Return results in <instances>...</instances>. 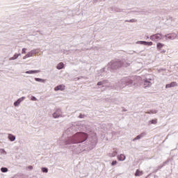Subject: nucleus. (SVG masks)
I'll return each mask as SVG.
<instances>
[{"mask_svg": "<svg viewBox=\"0 0 178 178\" xmlns=\"http://www.w3.org/2000/svg\"><path fill=\"white\" fill-rule=\"evenodd\" d=\"M88 135L86 133L79 132L76 133L72 138V144H78L79 143H83L88 138Z\"/></svg>", "mask_w": 178, "mask_h": 178, "instance_id": "obj_1", "label": "nucleus"}, {"mask_svg": "<svg viewBox=\"0 0 178 178\" xmlns=\"http://www.w3.org/2000/svg\"><path fill=\"white\" fill-rule=\"evenodd\" d=\"M150 40L152 41H159L162 40V35L160 33H156L150 36Z\"/></svg>", "mask_w": 178, "mask_h": 178, "instance_id": "obj_2", "label": "nucleus"}, {"mask_svg": "<svg viewBox=\"0 0 178 178\" xmlns=\"http://www.w3.org/2000/svg\"><path fill=\"white\" fill-rule=\"evenodd\" d=\"M178 84L176 81H172L165 86V88H172V87H177Z\"/></svg>", "mask_w": 178, "mask_h": 178, "instance_id": "obj_3", "label": "nucleus"}, {"mask_svg": "<svg viewBox=\"0 0 178 178\" xmlns=\"http://www.w3.org/2000/svg\"><path fill=\"white\" fill-rule=\"evenodd\" d=\"M143 83L145 88H147V87H151V86H152V83L151 81H148V79H144Z\"/></svg>", "mask_w": 178, "mask_h": 178, "instance_id": "obj_4", "label": "nucleus"}, {"mask_svg": "<svg viewBox=\"0 0 178 178\" xmlns=\"http://www.w3.org/2000/svg\"><path fill=\"white\" fill-rule=\"evenodd\" d=\"M55 91H63L65 90V86L59 85L54 88Z\"/></svg>", "mask_w": 178, "mask_h": 178, "instance_id": "obj_5", "label": "nucleus"}, {"mask_svg": "<svg viewBox=\"0 0 178 178\" xmlns=\"http://www.w3.org/2000/svg\"><path fill=\"white\" fill-rule=\"evenodd\" d=\"M163 47H165V44L163 43L159 42L156 44V48L158 51H162V48H163Z\"/></svg>", "mask_w": 178, "mask_h": 178, "instance_id": "obj_6", "label": "nucleus"}, {"mask_svg": "<svg viewBox=\"0 0 178 178\" xmlns=\"http://www.w3.org/2000/svg\"><path fill=\"white\" fill-rule=\"evenodd\" d=\"M24 99V97H21L18 99L17 101L14 103V105L15 106H19V105L20 104V102H22Z\"/></svg>", "mask_w": 178, "mask_h": 178, "instance_id": "obj_7", "label": "nucleus"}, {"mask_svg": "<svg viewBox=\"0 0 178 178\" xmlns=\"http://www.w3.org/2000/svg\"><path fill=\"white\" fill-rule=\"evenodd\" d=\"M35 73H40V71H38V70H29V71L26 72V74H34Z\"/></svg>", "mask_w": 178, "mask_h": 178, "instance_id": "obj_8", "label": "nucleus"}, {"mask_svg": "<svg viewBox=\"0 0 178 178\" xmlns=\"http://www.w3.org/2000/svg\"><path fill=\"white\" fill-rule=\"evenodd\" d=\"M140 44H143V45H148L149 47L153 44L152 42L140 41Z\"/></svg>", "mask_w": 178, "mask_h": 178, "instance_id": "obj_9", "label": "nucleus"}, {"mask_svg": "<svg viewBox=\"0 0 178 178\" xmlns=\"http://www.w3.org/2000/svg\"><path fill=\"white\" fill-rule=\"evenodd\" d=\"M118 161H124L126 159V156L124 154H120L118 156Z\"/></svg>", "mask_w": 178, "mask_h": 178, "instance_id": "obj_10", "label": "nucleus"}, {"mask_svg": "<svg viewBox=\"0 0 178 178\" xmlns=\"http://www.w3.org/2000/svg\"><path fill=\"white\" fill-rule=\"evenodd\" d=\"M144 172H143V171H140V170H136V173H135V176L136 177H138V176H143Z\"/></svg>", "mask_w": 178, "mask_h": 178, "instance_id": "obj_11", "label": "nucleus"}, {"mask_svg": "<svg viewBox=\"0 0 178 178\" xmlns=\"http://www.w3.org/2000/svg\"><path fill=\"white\" fill-rule=\"evenodd\" d=\"M63 67H65V64H63V63H60L57 65V69L58 70H60V69H63Z\"/></svg>", "mask_w": 178, "mask_h": 178, "instance_id": "obj_12", "label": "nucleus"}, {"mask_svg": "<svg viewBox=\"0 0 178 178\" xmlns=\"http://www.w3.org/2000/svg\"><path fill=\"white\" fill-rule=\"evenodd\" d=\"M8 138L10 141H15V140H16V137L12 134L8 135Z\"/></svg>", "mask_w": 178, "mask_h": 178, "instance_id": "obj_13", "label": "nucleus"}, {"mask_svg": "<svg viewBox=\"0 0 178 178\" xmlns=\"http://www.w3.org/2000/svg\"><path fill=\"white\" fill-rule=\"evenodd\" d=\"M20 56V54H15L13 57L10 58V60H15V59H17Z\"/></svg>", "mask_w": 178, "mask_h": 178, "instance_id": "obj_14", "label": "nucleus"}, {"mask_svg": "<svg viewBox=\"0 0 178 178\" xmlns=\"http://www.w3.org/2000/svg\"><path fill=\"white\" fill-rule=\"evenodd\" d=\"M118 155V152L116 150H115L114 152H113V153L109 155V156H111V158H113L115 156H116Z\"/></svg>", "mask_w": 178, "mask_h": 178, "instance_id": "obj_15", "label": "nucleus"}, {"mask_svg": "<svg viewBox=\"0 0 178 178\" xmlns=\"http://www.w3.org/2000/svg\"><path fill=\"white\" fill-rule=\"evenodd\" d=\"M150 123H151V124H156V123H158V121H157L156 119L152 120L150 121Z\"/></svg>", "mask_w": 178, "mask_h": 178, "instance_id": "obj_16", "label": "nucleus"}, {"mask_svg": "<svg viewBox=\"0 0 178 178\" xmlns=\"http://www.w3.org/2000/svg\"><path fill=\"white\" fill-rule=\"evenodd\" d=\"M143 136H144V134H141L140 135L137 136L135 138V140H140V138H143Z\"/></svg>", "mask_w": 178, "mask_h": 178, "instance_id": "obj_17", "label": "nucleus"}, {"mask_svg": "<svg viewBox=\"0 0 178 178\" xmlns=\"http://www.w3.org/2000/svg\"><path fill=\"white\" fill-rule=\"evenodd\" d=\"M1 171L3 172V173H6V172H8V169L6 168H1Z\"/></svg>", "mask_w": 178, "mask_h": 178, "instance_id": "obj_18", "label": "nucleus"}, {"mask_svg": "<svg viewBox=\"0 0 178 178\" xmlns=\"http://www.w3.org/2000/svg\"><path fill=\"white\" fill-rule=\"evenodd\" d=\"M42 172H43V173H48V168H42Z\"/></svg>", "mask_w": 178, "mask_h": 178, "instance_id": "obj_19", "label": "nucleus"}, {"mask_svg": "<svg viewBox=\"0 0 178 178\" xmlns=\"http://www.w3.org/2000/svg\"><path fill=\"white\" fill-rule=\"evenodd\" d=\"M30 56H33V53H28V54L25 56V58H30Z\"/></svg>", "mask_w": 178, "mask_h": 178, "instance_id": "obj_20", "label": "nucleus"}, {"mask_svg": "<svg viewBox=\"0 0 178 178\" xmlns=\"http://www.w3.org/2000/svg\"><path fill=\"white\" fill-rule=\"evenodd\" d=\"M116 163H118V161H113V162L111 163V165H112V166H115V165H116Z\"/></svg>", "mask_w": 178, "mask_h": 178, "instance_id": "obj_21", "label": "nucleus"}, {"mask_svg": "<svg viewBox=\"0 0 178 178\" xmlns=\"http://www.w3.org/2000/svg\"><path fill=\"white\" fill-rule=\"evenodd\" d=\"M53 117L55 118H59V115H58V114H56V113H54L53 114Z\"/></svg>", "mask_w": 178, "mask_h": 178, "instance_id": "obj_22", "label": "nucleus"}, {"mask_svg": "<svg viewBox=\"0 0 178 178\" xmlns=\"http://www.w3.org/2000/svg\"><path fill=\"white\" fill-rule=\"evenodd\" d=\"M31 99L32 101H37V98L34 96L32 97Z\"/></svg>", "mask_w": 178, "mask_h": 178, "instance_id": "obj_23", "label": "nucleus"}, {"mask_svg": "<svg viewBox=\"0 0 178 178\" xmlns=\"http://www.w3.org/2000/svg\"><path fill=\"white\" fill-rule=\"evenodd\" d=\"M22 54H26V49H22Z\"/></svg>", "mask_w": 178, "mask_h": 178, "instance_id": "obj_24", "label": "nucleus"}, {"mask_svg": "<svg viewBox=\"0 0 178 178\" xmlns=\"http://www.w3.org/2000/svg\"><path fill=\"white\" fill-rule=\"evenodd\" d=\"M97 86H102V82H98Z\"/></svg>", "mask_w": 178, "mask_h": 178, "instance_id": "obj_25", "label": "nucleus"}, {"mask_svg": "<svg viewBox=\"0 0 178 178\" xmlns=\"http://www.w3.org/2000/svg\"><path fill=\"white\" fill-rule=\"evenodd\" d=\"M165 52H166L165 50H163V51H161V54H165Z\"/></svg>", "mask_w": 178, "mask_h": 178, "instance_id": "obj_26", "label": "nucleus"}, {"mask_svg": "<svg viewBox=\"0 0 178 178\" xmlns=\"http://www.w3.org/2000/svg\"><path fill=\"white\" fill-rule=\"evenodd\" d=\"M29 169H33V166H31V165L29 166Z\"/></svg>", "mask_w": 178, "mask_h": 178, "instance_id": "obj_27", "label": "nucleus"}, {"mask_svg": "<svg viewBox=\"0 0 178 178\" xmlns=\"http://www.w3.org/2000/svg\"><path fill=\"white\" fill-rule=\"evenodd\" d=\"M168 38H170V36H168Z\"/></svg>", "mask_w": 178, "mask_h": 178, "instance_id": "obj_28", "label": "nucleus"}, {"mask_svg": "<svg viewBox=\"0 0 178 178\" xmlns=\"http://www.w3.org/2000/svg\"><path fill=\"white\" fill-rule=\"evenodd\" d=\"M35 80H38V79H35Z\"/></svg>", "mask_w": 178, "mask_h": 178, "instance_id": "obj_29", "label": "nucleus"}]
</instances>
